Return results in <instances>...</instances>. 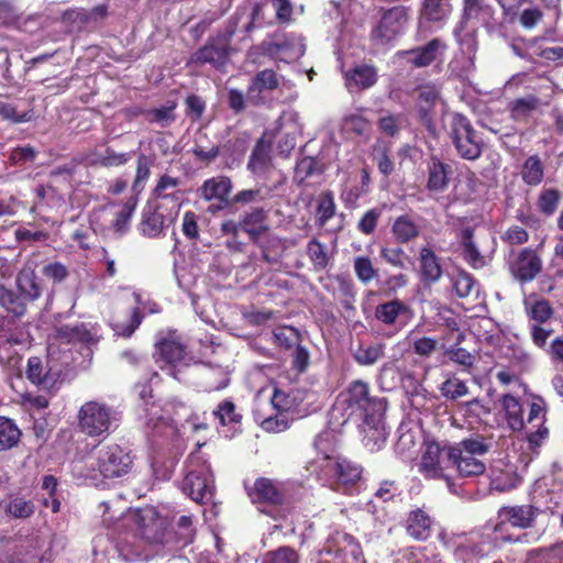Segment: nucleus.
<instances>
[{
	"instance_id": "obj_37",
	"label": "nucleus",
	"mask_w": 563,
	"mask_h": 563,
	"mask_svg": "<svg viewBox=\"0 0 563 563\" xmlns=\"http://www.w3.org/2000/svg\"><path fill=\"white\" fill-rule=\"evenodd\" d=\"M212 415L219 421L220 427H229L233 433L241 432L243 416L231 399L219 402Z\"/></svg>"
},
{
	"instance_id": "obj_6",
	"label": "nucleus",
	"mask_w": 563,
	"mask_h": 563,
	"mask_svg": "<svg viewBox=\"0 0 563 563\" xmlns=\"http://www.w3.org/2000/svg\"><path fill=\"white\" fill-rule=\"evenodd\" d=\"M154 157L141 153L136 158L135 175L131 185V195L123 203L122 209L117 213L113 228L118 232H122L128 228L129 221L139 203L141 194L144 191L148 181L152 167L154 166Z\"/></svg>"
},
{
	"instance_id": "obj_8",
	"label": "nucleus",
	"mask_w": 563,
	"mask_h": 563,
	"mask_svg": "<svg viewBox=\"0 0 563 563\" xmlns=\"http://www.w3.org/2000/svg\"><path fill=\"white\" fill-rule=\"evenodd\" d=\"M422 446L424 449L422 457H442L443 455L445 457H462L464 452L471 455H484L489 449L484 437L478 434L455 444H451L448 440L426 437Z\"/></svg>"
},
{
	"instance_id": "obj_49",
	"label": "nucleus",
	"mask_w": 563,
	"mask_h": 563,
	"mask_svg": "<svg viewBox=\"0 0 563 563\" xmlns=\"http://www.w3.org/2000/svg\"><path fill=\"white\" fill-rule=\"evenodd\" d=\"M177 103L175 101L167 102L161 108L147 109L146 121L148 123H157L161 128H168L176 121L175 110Z\"/></svg>"
},
{
	"instance_id": "obj_2",
	"label": "nucleus",
	"mask_w": 563,
	"mask_h": 563,
	"mask_svg": "<svg viewBox=\"0 0 563 563\" xmlns=\"http://www.w3.org/2000/svg\"><path fill=\"white\" fill-rule=\"evenodd\" d=\"M244 13L245 8L239 7L231 16L225 32L209 37L203 46L191 54L189 64L196 66L210 64L216 69L223 68L229 62L231 40L236 33L238 23Z\"/></svg>"
},
{
	"instance_id": "obj_46",
	"label": "nucleus",
	"mask_w": 563,
	"mask_h": 563,
	"mask_svg": "<svg viewBox=\"0 0 563 563\" xmlns=\"http://www.w3.org/2000/svg\"><path fill=\"white\" fill-rule=\"evenodd\" d=\"M525 309L529 320L534 321L533 324L547 323V321H549L554 313L550 301L543 298L534 300L531 303L526 301Z\"/></svg>"
},
{
	"instance_id": "obj_21",
	"label": "nucleus",
	"mask_w": 563,
	"mask_h": 563,
	"mask_svg": "<svg viewBox=\"0 0 563 563\" xmlns=\"http://www.w3.org/2000/svg\"><path fill=\"white\" fill-rule=\"evenodd\" d=\"M417 110L422 124L430 130L433 126V110L440 99V88L435 84L417 87Z\"/></svg>"
},
{
	"instance_id": "obj_27",
	"label": "nucleus",
	"mask_w": 563,
	"mask_h": 563,
	"mask_svg": "<svg viewBox=\"0 0 563 563\" xmlns=\"http://www.w3.org/2000/svg\"><path fill=\"white\" fill-rule=\"evenodd\" d=\"M345 86L350 91H361L377 81V69L373 65L360 64L344 71Z\"/></svg>"
},
{
	"instance_id": "obj_18",
	"label": "nucleus",
	"mask_w": 563,
	"mask_h": 563,
	"mask_svg": "<svg viewBox=\"0 0 563 563\" xmlns=\"http://www.w3.org/2000/svg\"><path fill=\"white\" fill-rule=\"evenodd\" d=\"M540 509L532 505H519L501 507L498 511V523L505 525V534L507 533L508 525L515 528L526 529L533 525Z\"/></svg>"
},
{
	"instance_id": "obj_62",
	"label": "nucleus",
	"mask_w": 563,
	"mask_h": 563,
	"mask_svg": "<svg viewBox=\"0 0 563 563\" xmlns=\"http://www.w3.org/2000/svg\"><path fill=\"white\" fill-rule=\"evenodd\" d=\"M353 266L356 277L364 285H367L378 275L377 268L374 267L371 258L367 256L355 257Z\"/></svg>"
},
{
	"instance_id": "obj_45",
	"label": "nucleus",
	"mask_w": 563,
	"mask_h": 563,
	"mask_svg": "<svg viewBox=\"0 0 563 563\" xmlns=\"http://www.w3.org/2000/svg\"><path fill=\"white\" fill-rule=\"evenodd\" d=\"M16 286L25 301H34L41 296L42 288L33 272L20 273L16 277Z\"/></svg>"
},
{
	"instance_id": "obj_54",
	"label": "nucleus",
	"mask_w": 563,
	"mask_h": 563,
	"mask_svg": "<svg viewBox=\"0 0 563 563\" xmlns=\"http://www.w3.org/2000/svg\"><path fill=\"white\" fill-rule=\"evenodd\" d=\"M21 437V431L13 420L0 416V450L14 446Z\"/></svg>"
},
{
	"instance_id": "obj_29",
	"label": "nucleus",
	"mask_w": 563,
	"mask_h": 563,
	"mask_svg": "<svg viewBox=\"0 0 563 563\" xmlns=\"http://www.w3.org/2000/svg\"><path fill=\"white\" fill-rule=\"evenodd\" d=\"M177 213L176 211L164 216L158 210L144 212L140 223L141 233L150 239L158 238L164 229L169 228L175 222Z\"/></svg>"
},
{
	"instance_id": "obj_12",
	"label": "nucleus",
	"mask_w": 563,
	"mask_h": 563,
	"mask_svg": "<svg viewBox=\"0 0 563 563\" xmlns=\"http://www.w3.org/2000/svg\"><path fill=\"white\" fill-rule=\"evenodd\" d=\"M407 20L408 15L404 7L382 8L379 21L369 32L371 42L376 45L390 43L400 34Z\"/></svg>"
},
{
	"instance_id": "obj_35",
	"label": "nucleus",
	"mask_w": 563,
	"mask_h": 563,
	"mask_svg": "<svg viewBox=\"0 0 563 563\" xmlns=\"http://www.w3.org/2000/svg\"><path fill=\"white\" fill-rule=\"evenodd\" d=\"M56 339L66 344L93 343L95 334L85 323L63 324L55 330Z\"/></svg>"
},
{
	"instance_id": "obj_11",
	"label": "nucleus",
	"mask_w": 563,
	"mask_h": 563,
	"mask_svg": "<svg viewBox=\"0 0 563 563\" xmlns=\"http://www.w3.org/2000/svg\"><path fill=\"white\" fill-rule=\"evenodd\" d=\"M345 402L351 415L358 413L362 418L385 415L387 400L382 397H371L369 386L363 380H353L347 390Z\"/></svg>"
},
{
	"instance_id": "obj_32",
	"label": "nucleus",
	"mask_w": 563,
	"mask_h": 563,
	"mask_svg": "<svg viewBox=\"0 0 563 563\" xmlns=\"http://www.w3.org/2000/svg\"><path fill=\"white\" fill-rule=\"evenodd\" d=\"M279 79L280 76L272 68L258 71L247 87L249 98L251 100L255 98L261 99L263 93L276 90L280 84Z\"/></svg>"
},
{
	"instance_id": "obj_33",
	"label": "nucleus",
	"mask_w": 563,
	"mask_h": 563,
	"mask_svg": "<svg viewBox=\"0 0 563 563\" xmlns=\"http://www.w3.org/2000/svg\"><path fill=\"white\" fill-rule=\"evenodd\" d=\"M445 47L440 38H432L423 46L407 51L406 55L409 56V62L415 67L421 68L431 65L437 59L440 51Z\"/></svg>"
},
{
	"instance_id": "obj_1",
	"label": "nucleus",
	"mask_w": 563,
	"mask_h": 563,
	"mask_svg": "<svg viewBox=\"0 0 563 563\" xmlns=\"http://www.w3.org/2000/svg\"><path fill=\"white\" fill-rule=\"evenodd\" d=\"M136 532L146 543L175 552L192 543L196 529L191 516H180L176 526H169L155 507L146 506L136 511Z\"/></svg>"
},
{
	"instance_id": "obj_42",
	"label": "nucleus",
	"mask_w": 563,
	"mask_h": 563,
	"mask_svg": "<svg viewBox=\"0 0 563 563\" xmlns=\"http://www.w3.org/2000/svg\"><path fill=\"white\" fill-rule=\"evenodd\" d=\"M522 181L528 186H538L543 181L544 178V166L541 158L538 155L529 156L520 172Z\"/></svg>"
},
{
	"instance_id": "obj_24",
	"label": "nucleus",
	"mask_w": 563,
	"mask_h": 563,
	"mask_svg": "<svg viewBox=\"0 0 563 563\" xmlns=\"http://www.w3.org/2000/svg\"><path fill=\"white\" fill-rule=\"evenodd\" d=\"M433 519L421 508L410 510L405 520L406 533L416 541H427L432 534Z\"/></svg>"
},
{
	"instance_id": "obj_19",
	"label": "nucleus",
	"mask_w": 563,
	"mask_h": 563,
	"mask_svg": "<svg viewBox=\"0 0 563 563\" xmlns=\"http://www.w3.org/2000/svg\"><path fill=\"white\" fill-rule=\"evenodd\" d=\"M25 375L32 384L52 389L59 380L60 371L49 366L48 361H43L38 356H31L27 360Z\"/></svg>"
},
{
	"instance_id": "obj_20",
	"label": "nucleus",
	"mask_w": 563,
	"mask_h": 563,
	"mask_svg": "<svg viewBox=\"0 0 563 563\" xmlns=\"http://www.w3.org/2000/svg\"><path fill=\"white\" fill-rule=\"evenodd\" d=\"M361 424L362 443L369 453L380 450L386 443L384 415L364 417Z\"/></svg>"
},
{
	"instance_id": "obj_61",
	"label": "nucleus",
	"mask_w": 563,
	"mask_h": 563,
	"mask_svg": "<svg viewBox=\"0 0 563 563\" xmlns=\"http://www.w3.org/2000/svg\"><path fill=\"white\" fill-rule=\"evenodd\" d=\"M262 563H299V554L294 548L283 545L266 552Z\"/></svg>"
},
{
	"instance_id": "obj_56",
	"label": "nucleus",
	"mask_w": 563,
	"mask_h": 563,
	"mask_svg": "<svg viewBox=\"0 0 563 563\" xmlns=\"http://www.w3.org/2000/svg\"><path fill=\"white\" fill-rule=\"evenodd\" d=\"M274 342L285 350L296 347L300 341V332L294 327H279L273 331Z\"/></svg>"
},
{
	"instance_id": "obj_30",
	"label": "nucleus",
	"mask_w": 563,
	"mask_h": 563,
	"mask_svg": "<svg viewBox=\"0 0 563 563\" xmlns=\"http://www.w3.org/2000/svg\"><path fill=\"white\" fill-rule=\"evenodd\" d=\"M332 477L342 487H354L362 478L363 467L352 460H336L331 466Z\"/></svg>"
},
{
	"instance_id": "obj_15",
	"label": "nucleus",
	"mask_w": 563,
	"mask_h": 563,
	"mask_svg": "<svg viewBox=\"0 0 563 563\" xmlns=\"http://www.w3.org/2000/svg\"><path fill=\"white\" fill-rule=\"evenodd\" d=\"M508 268L514 279L520 284H528L542 272L543 262L536 250L523 247L509 261Z\"/></svg>"
},
{
	"instance_id": "obj_36",
	"label": "nucleus",
	"mask_w": 563,
	"mask_h": 563,
	"mask_svg": "<svg viewBox=\"0 0 563 563\" xmlns=\"http://www.w3.org/2000/svg\"><path fill=\"white\" fill-rule=\"evenodd\" d=\"M266 135V132H264L256 141L247 163V168L254 174L265 172L272 162L271 152L273 142L271 139H267Z\"/></svg>"
},
{
	"instance_id": "obj_17",
	"label": "nucleus",
	"mask_w": 563,
	"mask_h": 563,
	"mask_svg": "<svg viewBox=\"0 0 563 563\" xmlns=\"http://www.w3.org/2000/svg\"><path fill=\"white\" fill-rule=\"evenodd\" d=\"M157 357L155 362L159 364L161 362L164 365H159L161 369H165L168 367L170 369V374L176 378L175 368L177 365H188L187 357L188 353L186 351V346L175 340L163 339L156 344V353Z\"/></svg>"
},
{
	"instance_id": "obj_10",
	"label": "nucleus",
	"mask_w": 563,
	"mask_h": 563,
	"mask_svg": "<svg viewBox=\"0 0 563 563\" xmlns=\"http://www.w3.org/2000/svg\"><path fill=\"white\" fill-rule=\"evenodd\" d=\"M183 492L196 503H202L210 493L212 473L207 460H186L184 466Z\"/></svg>"
},
{
	"instance_id": "obj_50",
	"label": "nucleus",
	"mask_w": 563,
	"mask_h": 563,
	"mask_svg": "<svg viewBox=\"0 0 563 563\" xmlns=\"http://www.w3.org/2000/svg\"><path fill=\"white\" fill-rule=\"evenodd\" d=\"M132 460H98V468L103 478L113 479L124 476L131 471Z\"/></svg>"
},
{
	"instance_id": "obj_22",
	"label": "nucleus",
	"mask_w": 563,
	"mask_h": 563,
	"mask_svg": "<svg viewBox=\"0 0 563 563\" xmlns=\"http://www.w3.org/2000/svg\"><path fill=\"white\" fill-rule=\"evenodd\" d=\"M418 262V275L421 283L424 285H432L441 279L443 275L441 258L430 246L426 245L420 247Z\"/></svg>"
},
{
	"instance_id": "obj_28",
	"label": "nucleus",
	"mask_w": 563,
	"mask_h": 563,
	"mask_svg": "<svg viewBox=\"0 0 563 563\" xmlns=\"http://www.w3.org/2000/svg\"><path fill=\"white\" fill-rule=\"evenodd\" d=\"M474 229L464 227L459 234L461 256L463 261L473 269H481L486 265L485 256L479 252L474 242Z\"/></svg>"
},
{
	"instance_id": "obj_41",
	"label": "nucleus",
	"mask_w": 563,
	"mask_h": 563,
	"mask_svg": "<svg viewBox=\"0 0 563 563\" xmlns=\"http://www.w3.org/2000/svg\"><path fill=\"white\" fill-rule=\"evenodd\" d=\"M391 232L398 243L407 244L419 235V228L409 216L402 214L394 221Z\"/></svg>"
},
{
	"instance_id": "obj_4",
	"label": "nucleus",
	"mask_w": 563,
	"mask_h": 563,
	"mask_svg": "<svg viewBox=\"0 0 563 563\" xmlns=\"http://www.w3.org/2000/svg\"><path fill=\"white\" fill-rule=\"evenodd\" d=\"M486 465L482 460H422L419 472L428 479H443L452 485L455 475L470 478L483 475Z\"/></svg>"
},
{
	"instance_id": "obj_13",
	"label": "nucleus",
	"mask_w": 563,
	"mask_h": 563,
	"mask_svg": "<svg viewBox=\"0 0 563 563\" xmlns=\"http://www.w3.org/2000/svg\"><path fill=\"white\" fill-rule=\"evenodd\" d=\"M233 184L228 176H216L206 179L199 188L200 197L210 202L207 212L217 214L231 206L230 195Z\"/></svg>"
},
{
	"instance_id": "obj_58",
	"label": "nucleus",
	"mask_w": 563,
	"mask_h": 563,
	"mask_svg": "<svg viewBox=\"0 0 563 563\" xmlns=\"http://www.w3.org/2000/svg\"><path fill=\"white\" fill-rule=\"evenodd\" d=\"M338 438L332 431L321 432L313 443L316 452L322 457H334L338 453Z\"/></svg>"
},
{
	"instance_id": "obj_51",
	"label": "nucleus",
	"mask_w": 563,
	"mask_h": 563,
	"mask_svg": "<svg viewBox=\"0 0 563 563\" xmlns=\"http://www.w3.org/2000/svg\"><path fill=\"white\" fill-rule=\"evenodd\" d=\"M335 202L334 195L331 190H325L320 194L317 205V224L319 227H324L329 220H331L335 214Z\"/></svg>"
},
{
	"instance_id": "obj_39",
	"label": "nucleus",
	"mask_w": 563,
	"mask_h": 563,
	"mask_svg": "<svg viewBox=\"0 0 563 563\" xmlns=\"http://www.w3.org/2000/svg\"><path fill=\"white\" fill-rule=\"evenodd\" d=\"M296 38L292 34L288 33H275L272 35L271 41H263L262 48L265 54L269 56H276L278 54L290 55L295 49Z\"/></svg>"
},
{
	"instance_id": "obj_31",
	"label": "nucleus",
	"mask_w": 563,
	"mask_h": 563,
	"mask_svg": "<svg viewBox=\"0 0 563 563\" xmlns=\"http://www.w3.org/2000/svg\"><path fill=\"white\" fill-rule=\"evenodd\" d=\"M545 421V410H544V402L541 397H536L534 400L530 405V410L528 415V423L533 424V427H537L536 431H532L528 435V441L532 446H539L544 440L548 434L549 430L547 427H544Z\"/></svg>"
},
{
	"instance_id": "obj_60",
	"label": "nucleus",
	"mask_w": 563,
	"mask_h": 563,
	"mask_svg": "<svg viewBox=\"0 0 563 563\" xmlns=\"http://www.w3.org/2000/svg\"><path fill=\"white\" fill-rule=\"evenodd\" d=\"M560 199L561 194L558 189H543L538 197L537 207L542 214L549 217L556 211Z\"/></svg>"
},
{
	"instance_id": "obj_3",
	"label": "nucleus",
	"mask_w": 563,
	"mask_h": 563,
	"mask_svg": "<svg viewBox=\"0 0 563 563\" xmlns=\"http://www.w3.org/2000/svg\"><path fill=\"white\" fill-rule=\"evenodd\" d=\"M514 541H518V539L505 534V525L496 523L492 530L485 529L482 533H473L461 539L456 543L454 555L464 563H474L503 544Z\"/></svg>"
},
{
	"instance_id": "obj_9",
	"label": "nucleus",
	"mask_w": 563,
	"mask_h": 563,
	"mask_svg": "<svg viewBox=\"0 0 563 563\" xmlns=\"http://www.w3.org/2000/svg\"><path fill=\"white\" fill-rule=\"evenodd\" d=\"M78 427L88 437H104L109 434L114 411L103 402L89 400L78 410Z\"/></svg>"
},
{
	"instance_id": "obj_14",
	"label": "nucleus",
	"mask_w": 563,
	"mask_h": 563,
	"mask_svg": "<svg viewBox=\"0 0 563 563\" xmlns=\"http://www.w3.org/2000/svg\"><path fill=\"white\" fill-rule=\"evenodd\" d=\"M325 553L333 554L339 563H360L363 561V550L360 542L350 533L335 531L325 542Z\"/></svg>"
},
{
	"instance_id": "obj_59",
	"label": "nucleus",
	"mask_w": 563,
	"mask_h": 563,
	"mask_svg": "<svg viewBox=\"0 0 563 563\" xmlns=\"http://www.w3.org/2000/svg\"><path fill=\"white\" fill-rule=\"evenodd\" d=\"M33 111L31 109L20 110L11 102L0 101V118L12 123H23L31 121Z\"/></svg>"
},
{
	"instance_id": "obj_64",
	"label": "nucleus",
	"mask_w": 563,
	"mask_h": 563,
	"mask_svg": "<svg viewBox=\"0 0 563 563\" xmlns=\"http://www.w3.org/2000/svg\"><path fill=\"white\" fill-rule=\"evenodd\" d=\"M526 563H558V545L530 551Z\"/></svg>"
},
{
	"instance_id": "obj_48",
	"label": "nucleus",
	"mask_w": 563,
	"mask_h": 563,
	"mask_svg": "<svg viewBox=\"0 0 563 563\" xmlns=\"http://www.w3.org/2000/svg\"><path fill=\"white\" fill-rule=\"evenodd\" d=\"M449 0H423L421 15L430 22H440L451 13Z\"/></svg>"
},
{
	"instance_id": "obj_43",
	"label": "nucleus",
	"mask_w": 563,
	"mask_h": 563,
	"mask_svg": "<svg viewBox=\"0 0 563 563\" xmlns=\"http://www.w3.org/2000/svg\"><path fill=\"white\" fill-rule=\"evenodd\" d=\"M385 343L361 344L353 353V357L357 364L371 366L385 356Z\"/></svg>"
},
{
	"instance_id": "obj_47",
	"label": "nucleus",
	"mask_w": 563,
	"mask_h": 563,
	"mask_svg": "<svg viewBox=\"0 0 563 563\" xmlns=\"http://www.w3.org/2000/svg\"><path fill=\"white\" fill-rule=\"evenodd\" d=\"M306 253L316 272L324 271L330 262V255L327 247L317 238L311 239L307 243Z\"/></svg>"
},
{
	"instance_id": "obj_23",
	"label": "nucleus",
	"mask_w": 563,
	"mask_h": 563,
	"mask_svg": "<svg viewBox=\"0 0 563 563\" xmlns=\"http://www.w3.org/2000/svg\"><path fill=\"white\" fill-rule=\"evenodd\" d=\"M452 167L442 162L437 155H431L427 163L426 188L433 194H440L448 189Z\"/></svg>"
},
{
	"instance_id": "obj_63",
	"label": "nucleus",
	"mask_w": 563,
	"mask_h": 563,
	"mask_svg": "<svg viewBox=\"0 0 563 563\" xmlns=\"http://www.w3.org/2000/svg\"><path fill=\"white\" fill-rule=\"evenodd\" d=\"M267 194H264L263 189L257 188H251V189H243L238 191L232 198H231V205H241L246 206L254 202H262L266 200Z\"/></svg>"
},
{
	"instance_id": "obj_55",
	"label": "nucleus",
	"mask_w": 563,
	"mask_h": 563,
	"mask_svg": "<svg viewBox=\"0 0 563 563\" xmlns=\"http://www.w3.org/2000/svg\"><path fill=\"white\" fill-rule=\"evenodd\" d=\"M179 177H173L168 174H163L158 177L155 187L152 189V196L156 199H178L179 191L168 194V190L175 189L180 185Z\"/></svg>"
},
{
	"instance_id": "obj_16",
	"label": "nucleus",
	"mask_w": 563,
	"mask_h": 563,
	"mask_svg": "<svg viewBox=\"0 0 563 563\" xmlns=\"http://www.w3.org/2000/svg\"><path fill=\"white\" fill-rule=\"evenodd\" d=\"M489 477L492 487L498 492L510 490L521 482L518 466L511 460H492Z\"/></svg>"
},
{
	"instance_id": "obj_38",
	"label": "nucleus",
	"mask_w": 563,
	"mask_h": 563,
	"mask_svg": "<svg viewBox=\"0 0 563 563\" xmlns=\"http://www.w3.org/2000/svg\"><path fill=\"white\" fill-rule=\"evenodd\" d=\"M452 289L456 297L461 299L470 298L478 294L477 279L465 269H457L451 277Z\"/></svg>"
},
{
	"instance_id": "obj_53",
	"label": "nucleus",
	"mask_w": 563,
	"mask_h": 563,
	"mask_svg": "<svg viewBox=\"0 0 563 563\" xmlns=\"http://www.w3.org/2000/svg\"><path fill=\"white\" fill-rule=\"evenodd\" d=\"M343 129L347 133L367 139L372 132V121L362 113H351L344 117Z\"/></svg>"
},
{
	"instance_id": "obj_52",
	"label": "nucleus",
	"mask_w": 563,
	"mask_h": 563,
	"mask_svg": "<svg viewBox=\"0 0 563 563\" xmlns=\"http://www.w3.org/2000/svg\"><path fill=\"white\" fill-rule=\"evenodd\" d=\"M0 305L16 317L23 316L26 311V301L22 296L3 286H0Z\"/></svg>"
},
{
	"instance_id": "obj_40",
	"label": "nucleus",
	"mask_w": 563,
	"mask_h": 563,
	"mask_svg": "<svg viewBox=\"0 0 563 563\" xmlns=\"http://www.w3.org/2000/svg\"><path fill=\"white\" fill-rule=\"evenodd\" d=\"M508 426L514 431H521L525 427L522 406L517 397L506 394L501 398Z\"/></svg>"
},
{
	"instance_id": "obj_25",
	"label": "nucleus",
	"mask_w": 563,
	"mask_h": 563,
	"mask_svg": "<svg viewBox=\"0 0 563 563\" xmlns=\"http://www.w3.org/2000/svg\"><path fill=\"white\" fill-rule=\"evenodd\" d=\"M268 211L263 207H254L240 217L242 231L249 235L251 242H258L260 236L268 232L266 224Z\"/></svg>"
},
{
	"instance_id": "obj_7",
	"label": "nucleus",
	"mask_w": 563,
	"mask_h": 563,
	"mask_svg": "<svg viewBox=\"0 0 563 563\" xmlns=\"http://www.w3.org/2000/svg\"><path fill=\"white\" fill-rule=\"evenodd\" d=\"M294 484L269 477H257L252 486L245 485V490L254 505L282 507L294 500Z\"/></svg>"
},
{
	"instance_id": "obj_5",
	"label": "nucleus",
	"mask_w": 563,
	"mask_h": 563,
	"mask_svg": "<svg viewBox=\"0 0 563 563\" xmlns=\"http://www.w3.org/2000/svg\"><path fill=\"white\" fill-rule=\"evenodd\" d=\"M449 136L461 158L476 161L482 156L484 142L466 115L462 113L452 115Z\"/></svg>"
},
{
	"instance_id": "obj_34",
	"label": "nucleus",
	"mask_w": 563,
	"mask_h": 563,
	"mask_svg": "<svg viewBox=\"0 0 563 563\" xmlns=\"http://www.w3.org/2000/svg\"><path fill=\"white\" fill-rule=\"evenodd\" d=\"M252 243L261 249L262 258L268 264L278 263L287 249L284 239L268 232L260 236L258 242Z\"/></svg>"
},
{
	"instance_id": "obj_26",
	"label": "nucleus",
	"mask_w": 563,
	"mask_h": 563,
	"mask_svg": "<svg viewBox=\"0 0 563 563\" xmlns=\"http://www.w3.org/2000/svg\"><path fill=\"white\" fill-rule=\"evenodd\" d=\"M375 319L386 327H393L401 317L409 318L412 310L409 305L399 298L378 303L374 310Z\"/></svg>"
},
{
	"instance_id": "obj_44",
	"label": "nucleus",
	"mask_w": 563,
	"mask_h": 563,
	"mask_svg": "<svg viewBox=\"0 0 563 563\" xmlns=\"http://www.w3.org/2000/svg\"><path fill=\"white\" fill-rule=\"evenodd\" d=\"M8 516L15 519H29L35 512V505L23 496L12 495L4 507Z\"/></svg>"
},
{
	"instance_id": "obj_57",
	"label": "nucleus",
	"mask_w": 563,
	"mask_h": 563,
	"mask_svg": "<svg viewBox=\"0 0 563 563\" xmlns=\"http://www.w3.org/2000/svg\"><path fill=\"white\" fill-rule=\"evenodd\" d=\"M441 395L448 400H456L470 393L466 383L456 376L448 377L440 386Z\"/></svg>"
}]
</instances>
